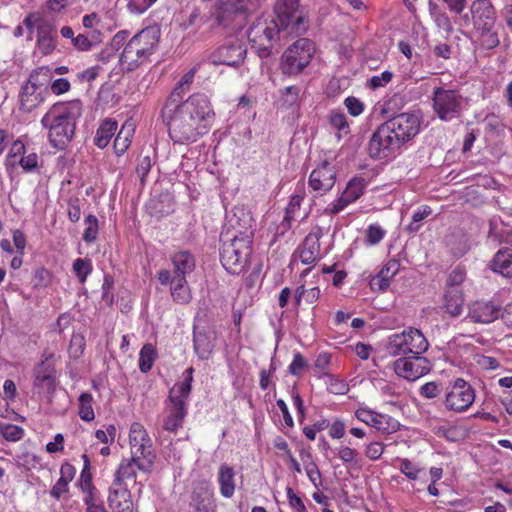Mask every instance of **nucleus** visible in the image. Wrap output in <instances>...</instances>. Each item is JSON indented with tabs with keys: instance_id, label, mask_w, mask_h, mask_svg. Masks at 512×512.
I'll list each match as a JSON object with an SVG mask.
<instances>
[{
	"instance_id": "obj_41",
	"label": "nucleus",
	"mask_w": 512,
	"mask_h": 512,
	"mask_svg": "<svg viewBox=\"0 0 512 512\" xmlns=\"http://www.w3.org/2000/svg\"><path fill=\"white\" fill-rule=\"evenodd\" d=\"M407 348V340L403 332L401 334H394L389 337L387 351L391 356L409 354Z\"/></svg>"
},
{
	"instance_id": "obj_1",
	"label": "nucleus",
	"mask_w": 512,
	"mask_h": 512,
	"mask_svg": "<svg viewBox=\"0 0 512 512\" xmlns=\"http://www.w3.org/2000/svg\"><path fill=\"white\" fill-rule=\"evenodd\" d=\"M171 93L165 102L161 116L168 126L169 136L175 143L195 142L206 134L214 118L208 97L201 93L191 95L185 101H179Z\"/></svg>"
},
{
	"instance_id": "obj_6",
	"label": "nucleus",
	"mask_w": 512,
	"mask_h": 512,
	"mask_svg": "<svg viewBox=\"0 0 512 512\" xmlns=\"http://www.w3.org/2000/svg\"><path fill=\"white\" fill-rule=\"evenodd\" d=\"M258 7V0H221L213 17V28L241 30L248 21V15Z\"/></svg>"
},
{
	"instance_id": "obj_50",
	"label": "nucleus",
	"mask_w": 512,
	"mask_h": 512,
	"mask_svg": "<svg viewBox=\"0 0 512 512\" xmlns=\"http://www.w3.org/2000/svg\"><path fill=\"white\" fill-rule=\"evenodd\" d=\"M329 122L332 127L339 131L346 130L348 132L349 126L345 114L339 110H333L329 114Z\"/></svg>"
},
{
	"instance_id": "obj_57",
	"label": "nucleus",
	"mask_w": 512,
	"mask_h": 512,
	"mask_svg": "<svg viewBox=\"0 0 512 512\" xmlns=\"http://www.w3.org/2000/svg\"><path fill=\"white\" fill-rule=\"evenodd\" d=\"M384 452V445L381 442H371L367 445L365 454L371 460H378Z\"/></svg>"
},
{
	"instance_id": "obj_29",
	"label": "nucleus",
	"mask_w": 512,
	"mask_h": 512,
	"mask_svg": "<svg viewBox=\"0 0 512 512\" xmlns=\"http://www.w3.org/2000/svg\"><path fill=\"white\" fill-rule=\"evenodd\" d=\"M399 268V261L395 259L389 260L370 281L371 288L381 292L385 291L390 286V281L397 274Z\"/></svg>"
},
{
	"instance_id": "obj_10",
	"label": "nucleus",
	"mask_w": 512,
	"mask_h": 512,
	"mask_svg": "<svg viewBox=\"0 0 512 512\" xmlns=\"http://www.w3.org/2000/svg\"><path fill=\"white\" fill-rule=\"evenodd\" d=\"M129 442L131 456L142 458L139 470L145 473L152 471L156 455L152 449V442L145 428L140 423H133L130 428Z\"/></svg>"
},
{
	"instance_id": "obj_36",
	"label": "nucleus",
	"mask_w": 512,
	"mask_h": 512,
	"mask_svg": "<svg viewBox=\"0 0 512 512\" xmlns=\"http://www.w3.org/2000/svg\"><path fill=\"white\" fill-rule=\"evenodd\" d=\"M171 295L174 301L179 304H187L190 302L192 297L186 278L183 276L173 277L171 282Z\"/></svg>"
},
{
	"instance_id": "obj_32",
	"label": "nucleus",
	"mask_w": 512,
	"mask_h": 512,
	"mask_svg": "<svg viewBox=\"0 0 512 512\" xmlns=\"http://www.w3.org/2000/svg\"><path fill=\"white\" fill-rule=\"evenodd\" d=\"M403 334L406 336L409 354L420 355L428 349V341L420 330L410 328L408 331H403Z\"/></svg>"
},
{
	"instance_id": "obj_44",
	"label": "nucleus",
	"mask_w": 512,
	"mask_h": 512,
	"mask_svg": "<svg viewBox=\"0 0 512 512\" xmlns=\"http://www.w3.org/2000/svg\"><path fill=\"white\" fill-rule=\"evenodd\" d=\"M11 148L9 150L7 159H6V165L14 167L18 164L19 158H21L25 153V146L22 141L16 140L10 143Z\"/></svg>"
},
{
	"instance_id": "obj_49",
	"label": "nucleus",
	"mask_w": 512,
	"mask_h": 512,
	"mask_svg": "<svg viewBox=\"0 0 512 512\" xmlns=\"http://www.w3.org/2000/svg\"><path fill=\"white\" fill-rule=\"evenodd\" d=\"M73 270L77 277L79 278V281L83 283L88 274L91 272V264L89 260L77 258L73 263Z\"/></svg>"
},
{
	"instance_id": "obj_55",
	"label": "nucleus",
	"mask_w": 512,
	"mask_h": 512,
	"mask_svg": "<svg viewBox=\"0 0 512 512\" xmlns=\"http://www.w3.org/2000/svg\"><path fill=\"white\" fill-rule=\"evenodd\" d=\"M306 474L309 480L313 483L315 488H319L321 485V472L314 462H311L305 467Z\"/></svg>"
},
{
	"instance_id": "obj_48",
	"label": "nucleus",
	"mask_w": 512,
	"mask_h": 512,
	"mask_svg": "<svg viewBox=\"0 0 512 512\" xmlns=\"http://www.w3.org/2000/svg\"><path fill=\"white\" fill-rule=\"evenodd\" d=\"M0 433L8 441H17L23 436V429L13 424H0Z\"/></svg>"
},
{
	"instance_id": "obj_63",
	"label": "nucleus",
	"mask_w": 512,
	"mask_h": 512,
	"mask_svg": "<svg viewBox=\"0 0 512 512\" xmlns=\"http://www.w3.org/2000/svg\"><path fill=\"white\" fill-rule=\"evenodd\" d=\"M384 236V230L375 225H370L367 230V241L370 244H376L382 240Z\"/></svg>"
},
{
	"instance_id": "obj_5",
	"label": "nucleus",
	"mask_w": 512,
	"mask_h": 512,
	"mask_svg": "<svg viewBox=\"0 0 512 512\" xmlns=\"http://www.w3.org/2000/svg\"><path fill=\"white\" fill-rule=\"evenodd\" d=\"M274 13L275 18L271 22L285 36L298 37L307 32L310 21L299 0H276Z\"/></svg>"
},
{
	"instance_id": "obj_46",
	"label": "nucleus",
	"mask_w": 512,
	"mask_h": 512,
	"mask_svg": "<svg viewBox=\"0 0 512 512\" xmlns=\"http://www.w3.org/2000/svg\"><path fill=\"white\" fill-rule=\"evenodd\" d=\"M432 213V209L424 205L420 209H418L412 216V222L407 226V230L411 233H415L419 230L420 225L419 222L424 220Z\"/></svg>"
},
{
	"instance_id": "obj_28",
	"label": "nucleus",
	"mask_w": 512,
	"mask_h": 512,
	"mask_svg": "<svg viewBox=\"0 0 512 512\" xmlns=\"http://www.w3.org/2000/svg\"><path fill=\"white\" fill-rule=\"evenodd\" d=\"M320 237V231L311 232L298 247L296 252L299 254V258L303 264H312L317 260L320 253Z\"/></svg>"
},
{
	"instance_id": "obj_21",
	"label": "nucleus",
	"mask_w": 512,
	"mask_h": 512,
	"mask_svg": "<svg viewBox=\"0 0 512 512\" xmlns=\"http://www.w3.org/2000/svg\"><path fill=\"white\" fill-rule=\"evenodd\" d=\"M475 18V25L481 32L493 30L495 25V9L488 0H475L471 6Z\"/></svg>"
},
{
	"instance_id": "obj_58",
	"label": "nucleus",
	"mask_w": 512,
	"mask_h": 512,
	"mask_svg": "<svg viewBox=\"0 0 512 512\" xmlns=\"http://www.w3.org/2000/svg\"><path fill=\"white\" fill-rule=\"evenodd\" d=\"M465 279V272L459 268L454 269L447 278V288L459 287Z\"/></svg>"
},
{
	"instance_id": "obj_23",
	"label": "nucleus",
	"mask_w": 512,
	"mask_h": 512,
	"mask_svg": "<svg viewBox=\"0 0 512 512\" xmlns=\"http://www.w3.org/2000/svg\"><path fill=\"white\" fill-rule=\"evenodd\" d=\"M500 311V306L491 301H476L470 305L468 317L474 323L488 324L499 317Z\"/></svg>"
},
{
	"instance_id": "obj_17",
	"label": "nucleus",
	"mask_w": 512,
	"mask_h": 512,
	"mask_svg": "<svg viewBox=\"0 0 512 512\" xmlns=\"http://www.w3.org/2000/svg\"><path fill=\"white\" fill-rule=\"evenodd\" d=\"M191 506L196 512H215L214 494L208 481L198 480L193 482Z\"/></svg>"
},
{
	"instance_id": "obj_27",
	"label": "nucleus",
	"mask_w": 512,
	"mask_h": 512,
	"mask_svg": "<svg viewBox=\"0 0 512 512\" xmlns=\"http://www.w3.org/2000/svg\"><path fill=\"white\" fill-rule=\"evenodd\" d=\"M355 415L358 420L385 433L395 432L398 426L396 421H393L391 424L385 415L365 408H359L355 412Z\"/></svg>"
},
{
	"instance_id": "obj_33",
	"label": "nucleus",
	"mask_w": 512,
	"mask_h": 512,
	"mask_svg": "<svg viewBox=\"0 0 512 512\" xmlns=\"http://www.w3.org/2000/svg\"><path fill=\"white\" fill-rule=\"evenodd\" d=\"M463 304L462 290L459 287L447 288L445 293L446 312L452 317H456L460 315Z\"/></svg>"
},
{
	"instance_id": "obj_18",
	"label": "nucleus",
	"mask_w": 512,
	"mask_h": 512,
	"mask_svg": "<svg viewBox=\"0 0 512 512\" xmlns=\"http://www.w3.org/2000/svg\"><path fill=\"white\" fill-rule=\"evenodd\" d=\"M40 76H44L45 80L51 78L52 73L48 67H39L29 77L28 82L23 86L21 93V106L26 110H31L37 105V96H34L36 88L43 86L44 82L40 81Z\"/></svg>"
},
{
	"instance_id": "obj_30",
	"label": "nucleus",
	"mask_w": 512,
	"mask_h": 512,
	"mask_svg": "<svg viewBox=\"0 0 512 512\" xmlns=\"http://www.w3.org/2000/svg\"><path fill=\"white\" fill-rule=\"evenodd\" d=\"M176 403H170L167 407L168 414L163 419V429L169 432H175L182 426L183 420L187 414L185 406L182 402L174 398Z\"/></svg>"
},
{
	"instance_id": "obj_24",
	"label": "nucleus",
	"mask_w": 512,
	"mask_h": 512,
	"mask_svg": "<svg viewBox=\"0 0 512 512\" xmlns=\"http://www.w3.org/2000/svg\"><path fill=\"white\" fill-rule=\"evenodd\" d=\"M367 182L364 178L351 179L337 202L330 209L331 214H338L345 206L356 201L366 188Z\"/></svg>"
},
{
	"instance_id": "obj_61",
	"label": "nucleus",
	"mask_w": 512,
	"mask_h": 512,
	"mask_svg": "<svg viewBox=\"0 0 512 512\" xmlns=\"http://www.w3.org/2000/svg\"><path fill=\"white\" fill-rule=\"evenodd\" d=\"M37 161H38L37 154L30 153L27 156L23 155L21 158H19L18 164L21 165V167L25 171H32L33 169H35L37 167Z\"/></svg>"
},
{
	"instance_id": "obj_34",
	"label": "nucleus",
	"mask_w": 512,
	"mask_h": 512,
	"mask_svg": "<svg viewBox=\"0 0 512 512\" xmlns=\"http://www.w3.org/2000/svg\"><path fill=\"white\" fill-rule=\"evenodd\" d=\"M218 482L220 485V493L225 498L233 496L235 491L234 470L232 467L223 464L220 466Z\"/></svg>"
},
{
	"instance_id": "obj_43",
	"label": "nucleus",
	"mask_w": 512,
	"mask_h": 512,
	"mask_svg": "<svg viewBox=\"0 0 512 512\" xmlns=\"http://www.w3.org/2000/svg\"><path fill=\"white\" fill-rule=\"evenodd\" d=\"M92 402L93 397L90 393L84 392L79 396V416L84 421H92L95 418Z\"/></svg>"
},
{
	"instance_id": "obj_35",
	"label": "nucleus",
	"mask_w": 512,
	"mask_h": 512,
	"mask_svg": "<svg viewBox=\"0 0 512 512\" xmlns=\"http://www.w3.org/2000/svg\"><path fill=\"white\" fill-rule=\"evenodd\" d=\"M179 25L183 29H192L200 27L203 18L198 7H189L182 9L178 17Z\"/></svg>"
},
{
	"instance_id": "obj_52",
	"label": "nucleus",
	"mask_w": 512,
	"mask_h": 512,
	"mask_svg": "<svg viewBox=\"0 0 512 512\" xmlns=\"http://www.w3.org/2000/svg\"><path fill=\"white\" fill-rule=\"evenodd\" d=\"M152 167L151 158L150 156H143L136 167V173L140 178V182L142 185L145 184V178L147 174L149 173L150 169Z\"/></svg>"
},
{
	"instance_id": "obj_45",
	"label": "nucleus",
	"mask_w": 512,
	"mask_h": 512,
	"mask_svg": "<svg viewBox=\"0 0 512 512\" xmlns=\"http://www.w3.org/2000/svg\"><path fill=\"white\" fill-rule=\"evenodd\" d=\"M85 222L87 227L83 233V240L87 243H92L97 239L98 220L94 215H88Z\"/></svg>"
},
{
	"instance_id": "obj_47",
	"label": "nucleus",
	"mask_w": 512,
	"mask_h": 512,
	"mask_svg": "<svg viewBox=\"0 0 512 512\" xmlns=\"http://www.w3.org/2000/svg\"><path fill=\"white\" fill-rule=\"evenodd\" d=\"M85 339L82 334L75 333L72 335L69 345V354L72 358H79L84 351Z\"/></svg>"
},
{
	"instance_id": "obj_37",
	"label": "nucleus",
	"mask_w": 512,
	"mask_h": 512,
	"mask_svg": "<svg viewBox=\"0 0 512 512\" xmlns=\"http://www.w3.org/2000/svg\"><path fill=\"white\" fill-rule=\"evenodd\" d=\"M492 269L503 276L512 277V251H498L492 261Z\"/></svg>"
},
{
	"instance_id": "obj_51",
	"label": "nucleus",
	"mask_w": 512,
	"mask_h": 512,
	"mask_svg": "<svg viewBox=\"0 0 512 512\" xmlns=\"http://www.w3.org/2000/svg\"><path fill=\"white\" fill-rule=\"evenodd\" d=\"M193 80H194V70H190L181 78L178 85L172 91V93L177 92V95L175 96L176 99H179V101H182L185 89L190 86V84L193 82Z\"/></svg>"
},
{
	"instance_id": "obj_59",
	"label": "nucleus",
	"mask_w": 512,
	"mask_h": 512,
	"mask_svg": "<svg viewBox=\"0 0 512 512\" xmlns=\"http://www.w3.org/2000/svg\"><path fill=\"white\" fill-rule=\"evenodd\" d=\"M400 470L411 480H415L418 477L419 469L408 459L401 461Z\"/></svg>"
},
{
	"instance_id": "obj_7",
	"label": "nucleus",
	"mask_w": 512,
	"mask_h": 512,
	"mask_svg": "<svg viewBox=\"0 0 512 512\" xmlns=\"http://www.w3.org/2000/svg\"><path fill=\"white\" fill-rule=\"evenodd\" d=\"M242 234L241 239L224 237L222 240L220 260L223 267L231 274L242 272L251 255L253 234L247 229Z\"/></svg>"
},
{
	"instance_id": "obj_38",
	"label": "nucleus",
	"mask_w": 512,
	"mask_h": 512,
	"mask_svg": "<svg viewBox=\"0 0 512 512\" xmlns=\"http://www.w3.org/2000/svg\"><path fill=\"white\" fill-rule=\"evenodd\" d=\"M117 122L105 120L97 129L94 139L95 145L101 149L105 148L117 130Z\"/></svg>"
},
{
	"instance_id": "obj_64",
	"label": "nucleus",
	"mask_w": 512,
	"mask_h": 512,
	"mask_svg": "<svg viewBox=\"0 0 512 512\" xmlns=\"http://www.w3.org/2000/svg\"><path fill=\"white\" fill-rule=\"evenodd\" d=\"M72 44L79 51H88L92 47V41L84 34H78L73 38Z\"/></svg>"
},
{
	"instance_id": "obj_26",
	"label": "nucleus",
	"mask_w": 512,
	"mask_h": 512,
	"mask_svg": "<svg viewBox=\"0 0 512 512\" xmlns=\"http://www.w3.org/2000/svg\"><path fill=\"white\" fill-rule=\"evenodd\" d=\"M252 217L249 213L243 209H237L228 220V228L224 234V237H230L233 239L243 238L242 232L244 230L250 231L253 235L252 229Z\"/></svg>"
},
{
	"instance_id": "obj_13",
	"label": "nucleus",
	"mask_w": 512,
	"mask_h": 512,
	"mask_svg": "<svg viewBox=\"0 0 512 512\" xmlns=\"http://www.w3.org/2000/svg\"><path fill=\"white\" fill-rule=\"evenodd\" d=\"M216 342L214 326L206 321L198 320L193 326V344L195 353L202 360L210 358Z\"/></svg>"
},
{
	"instance_id": "obj_14",
	"label": "nucleus",
	"mask_w": 512,
	"mask_h": 512,
	"mask_svg": "<svg viewBox=\"0 0 512 512\" xmlns=\"http://www.w3.org/2000/svg\"><path fill=\"white\" fill-rule=\"evenodd\" d=\"M431 369L427 358L420 355L399 358L394 362L395 373L409 381H414L427 374Z\"/></svg>"
},
{
	"instance_id": "obj_15",
	"label": "nucleus",
	"mask_w": 512,
	"mask_h": 512,
	"mask_svg": "<svg viewBox=\"0 0 512 512\" xmlns=\"http://www.w3.org/2000/svg\"><path fill=\"white\" fill-rule=\"evenodd\" d=\"M246 46L239 40H233L218 47L209 57L215 65L238 66L246 55Z\"/></svg>"
},
{
	"instance_id": "obj_40",
	"label": "nucleus",
	"mask_w": 512,
	"mask_h": 512,
	"mask_svg": "<svg viewBox=\"0 0 512 512\" xmlns=\"http://www.w3.org/2000/svg\"><path fill=\"white\" fill-rule=\"evenodd\" d=\"M133 134V128L131 125L122 126L121 130L117 134L114 140V150L118 156H121L126 152L131 144V137Z\"/></svg>"
},
{
	"instance_id": "obj_4",
	"label": "nucleus",
	"mask_w": 512,
	"mask_h": 512,
	"mask_svg": "<svg viewBox=\"0 0 512 512\" xmlns=\"http://www.w3.org/2000/svg\"><path fill=\"white\" fill-rule=\"evenodd\" d=\"M160 32L147 27L134 35L120 55V64L126 71H134L152 55L159 43Z\"/></svg>"
},
{
	"instance_id": "obj_60",
	"label": "nucleus",
	"mask_w": 512,
	"mask_h": 512,
	"mask_svg": "<svg viewBox=\"0 0 512 512\" xmlns=\"http://www.w3.org/2000/svg\"><path fill=\"white\" fill-rule=\"evenodd\" d=\"M307 365L306 360L301 355V353H296L294 355L293 361L289 365V372L292 375L298 376L300 375L301 370Z\"/></svg>"
},
{
	"instance_id": "obj_42",
	"label": "nucleus",
	"mask_w": 512,
	"mask_h": 512,
	"mask_svg": "<svg viewBox=\"0 0 512 512\" xmlns=\"http://www.w3.org/2000/svg\"><path fill=\"white\" fill-rule=\"evenodd\" d=\"M156 355V349L152 344L147 343L142 347L139 355V369L141 372L147 373L151 370Z\"/></svg>"
},
{
	"instance_id": "obj_2",
	"label": "nucleus",
	"mask_w": 512,
	"mask_h": 512,
	"mask_svg": "<svg viewBox=\"0 0 512 512\" xmlns=\"http://www.w3.org/2000/svg\"><path fill=\"white\" fill-rule=\"evenodd\" d=\"M419 129L420 120L415 114H398L381 124L372 134L368 143V153L375 159L388 158L414 138Z\"/></svg>"
},
{
	"instance_id": "obj_39",
	"label": "nucleus",
	"mask_w": 512,
	"mask_h": 512,
	"mask_svg": "<svg viewBox=\"0 0 512 512\" xmlns=\"http://www.w3.org/2000/svg\"><path fill=\"white\" fill-rule=\"evenodd\" d=\"M192 378L183 379L181 383L176 384L169 391L168 401L170 403H176L174 398L182 402V406L186 407V400L191 392Z\"/></svg>"
},
{
	"instance_id": "obj_20",
	"label": "nucleus",
	"mask_w": 512,
	"mask_h": 512,
	"mask_svg": "<svg viewBox=\"0 0 512 512\" xmlns=\"http://www.w3.org/2000/svg\"><path fill=\"white\" fill-rule=\"evenodd\" d=\"M37 48L42 55L51 54L57 45V33L54 25L42 17L36 19Z\"/></svg>"
},
{
	"instance_id": "obj_3",
	"label": "nucleus",
	"mask_w": 512,
	"mask_h": 512,
	"mask_svg": "<svg viewBox=\"0 0 512 512\" xmlns=\"http://www.w3.org/2000/svg\"><path fill=\"white\" fill-rule=\"evenodd\" d=\"M82 115V102L56 103L43 116L41 124L49 129L48 138L54 148L62 150L71 142L76 121Z\"/></svg>"
},
{
	"instance_id": "obj_19",
	"label": "nucleus",
	"mask_w": 512,
	"mask_h": 512,
	"mask_svg": "<svg viewBox=\"0 0 512 512\" xmlns=\"http://www.w3.org/2000/svg\"><path fill=\"white\" fill-rule=\"evenodd\" d=\"M336 171L327 162L312 171L309 186L320 195L330 191L335 185Z\"/></svg>"
},
{
	"instance_id": "obj_53",
	"label": "nucleus",
	"mask_w": 512,
	"mask_h": 512,
	"mask_svg": "<svg viewBox=\"0 0 512 512\" xmlns=\"http://www.w3.org/2000/svg\"><path fill=\"white\" fill-rule=\"evenodd\" d=\"M344 104L348 112L354 117L359 116L364 110L363 103L358 98L353 96L347 97L344 101Z\"/></svg>"
},
{
	"instance_id": "obj_8",
	"label": "nucleus",
	"mask_w": 512,
	"mask_h": 512,
	"mask_svg": "<svg viewBox=\"0 0 512 512\" xmlns=\"http://www.w3.org/2000/svg\"><path fill=\"white\" fill-rule=\"evenodd\" d=\"M284 32L279 31L275 24H268L265 21L254 23L248 31V39L251 48L255 50L260 58H268L279 52L278 42L281 39L289 38Z\"/></svg>"
},
{
	"instance_id": "obj_62",
	"label": "nucleus",
	"mask_w": 512,
	"mask_h": 512,
	"mask_svg": "<svg viewBox=\"0 0 512 512\" xmlns=\"http://www.w3.org/2000/svg\"><path fill=\"white\" fill-rule=\"evenodd\" d=\"M482 44L487 49H493L499 45V38L496 32H481Z\"/></svg>"
},
{
	"instance_id": "obj_56",
	"label": "nucleus",
	"mask_w": 512,
	"mask_h": 512,
	"mask_svg": "<svg viewBox=\"0 0 512 512\" xmlns=\"http://www.w3.org/2000/svg\"><path fill=\"white\" fill-rule=\"evenodd\" d=\"M286 492L289 504L293 509H295L297 512H307L302 499L294 493L291 487H287Z\"/></svg>"
},
{
	"instance_id": "obj_31",
	"label": "nucleus",
	"mask_w": 512,
	"mask_h": 512,
	"mask_svg": "<svg viewBox=\"0 0 512 512\" xmlns=\"http://www.w3.org/2000/svg\"><path fill=\"white\" fill-rule=\"evenodd\" d=\"M174 265V276L185 278L186 274L193 272L195 269V258L189 251H180L172 256Z\"/></svg>"
},
{
	"instance_id": "obj_11",
	"label": "nucleus",
	"mask_w": 512,
	"mask_h": 512,
	"mask_svg": "<svg viewBox=\"0 0 512 512\" xmlns=\"http://www.w3.org/2000/svg\"><path fill=\"white\" fill-rule=\"evenodd\" d=\"M433 110L443 121L460 117L463 109V97L456 90L436 87L433 91Z\"/></svg>"
},
{
	"instance_id": "obj_25",
	"label": "nucleus",
	"mask_w": 512,
	"mask_h": 512,
	"mask_svg": "<svg viewBox=\"0 0 512 512\" xmlns=\"http://www.w3.org/2000/svg\"><path fill=\"white\" fill-rule=\"evenodd\" d=\"M142 458L131 456L130 459H124L118 469L115 471L113 485L128 487L129 484L136 483V468L139 469Z\"/></svg>"
},
{
	"instance_id": "obj_16",
	"label": "nucleus",
	"mask_w": 512,
	"mask_h": 512,
	"mask_svg": "<svg viewBox=\"0 0 512 512\" xmlns=\"http://www.w3.org/2000/svg\"><path fill=\"white\" fill-rule=\"evenodd\" d=\"M43 360L34 367V387L39 392L52 393L56 386V370L53 354H44Z\"/></svg>"
},
{
	"instance_id": "obj_9",
	"label": "nucleus",
	"mask_w": 512,
	"mask_h": 512,
	"mask_svg": "<svg viewBox=\"0 0 512 512\" xmlns=\"http://www.w3.org/2000/svg\"><path fill=\"white\" fill-rule=\"evenodd\" d=\"M315 52L313 41L300 38L282 55L281 70L286 75L299 74L310 63Z\"/></svg>"
},
{
	"instance_id": "obj_54",
	"label": "nucleus",
	"mask_w": 512,
	"mask_h": 512,
	"mask_svg": "<svg viewBox=\"0 0 512 512\" xmlns=\"http://www.w3.org/2000/svg\"><path fill=\"white\" fill-rule=\"evenodd\" d=\"M128 8L131 12L143 13L157 0H128Z\"/></svg>"
},
{
	"instance_id": "obj_12",
	"label": "nucleus",
	"mask_w": 512,
	"mask_h": 512,
	"mask_svg": "<svg viewBox=\"0 0 512 512\" xmlns=\"http://www.w3.org/2000/svg\"><path fill=\"white\" fill-rule=\"evenodd\" d=\"M475 391L472 386L462 378H457L446 394L445 406L448 410L457 413L466 411L474 402Z\"/></svg>"
},
{
	"instance_id": "obj_22",
	"label": "nucleus",
	"mask_w": 512,
	"mask_h": 512,
	"mask_svg": "<svg viewBox=\"0 0 512 512\" xmlns=\"http://www.w3.org/2000/svg\"><path fill=\"white\" fill-rule=\"evenodd\" d=\"M107 503L112 512H134V503L128 487L111 484Z\"/></svg>"
}]
</instances>
